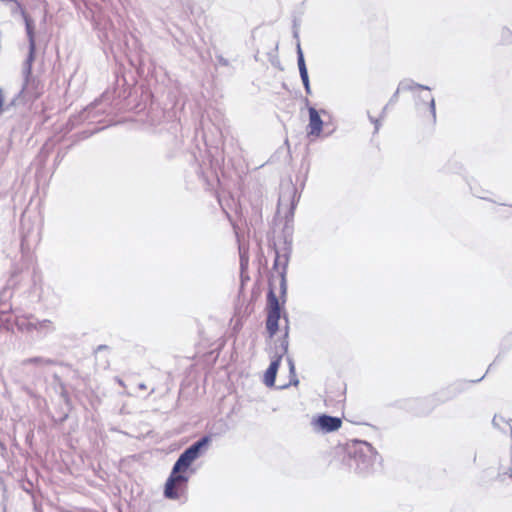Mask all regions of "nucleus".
Instances as JSON below:
<instances>
[{"label": "nucleus", "mask_w": 512, "mask_h": 512, "mask_svg": "<svg viewBox=\"0 0 512 512\" xmlns=\"http://www.w3.org/2000/svg\"><path fill=\"white\" fill-rule=\"evenodd\" d=\"M415 88L424 89V90H428V91L430 90V88L428 86L420 85V84H417V83H415L413 81L402 82V83H400L397 91L394 93L393 97L391 98L390 103L395 102L397 100L398 92H399L400 89H402V90H413Z\"/></svg>", "instance_id": "obj_13"}, {"label": "nucleus", "mask_w": 512, "mask_h": 512, "mask_svg": "<svg viewBox=\"0 0 512 512\" xmlns=\"http://www.w3.org/2000/svg\"><path fill=\"white\" fill-rule=\"evenodd\" d=\"M117 381H118V383H119L121 386H123V385H124V383H123V381H122L121 379H118Z\"/></svg>", "instance_id": "obj_26"}, {"label": "nucleus", "mask_w": 512, "mask_h": 512, "mask_svg": "<svg viewBox=\"0 0 512 512\" xmlns=\"http://www.w3.org/2000/svg\"><path fill=\"white\" fill-rule=\"evenodd\" d=\"M297 63H298L300 77L303 82L305 91L307 94H311L308 71H307V67L305 64L304 55H303L300 43L297 44Z\"/></svg>", "instance_id": "obj_7"}, {"label": "nucleus", "mask_w": 512, "mask_h": 512, "mask_svg": "<svg viewBox=\"0 0 512 512\" xmlns=\"http://www.w3.org/2000/svg\"><path fill=\"white\" fill-rule=\"evenodd\" d=\"M105 349H108V346L106 345H99L97 348H96V352H99L101 350H105Z\"/></svg>", "instance_id": "obj_24"}, {"label": "nucleus", "mask_w": 512, "mask_h": 512, "mask_svg": "<svg viewBox=\"0 0 512 512\" xmlns=\"http://www.w3.org/2000/svg\"><path fill=\"white\" fill-rule=\"evenodd\" d=\"M500 421H504L502 417H498L497 415L494 416L492 423L495 427H500Z\"/></svg>", "instance_id": "obj_19"}, {"label": "nucleus", "mask_w": 512, "mask_h": 512, "mask_svg": "<svg viewBox=\"0 0 512 512\" xmlns=\"http://www.w3.org/2000/svg\"><path fill=\"white\" fill-rule=\"evenodd\" d=\"M278 274L280 276V298H282V301L284 303L287 292L286 273L285 271H280V273Z\"/></svg>", "instance_id": "obj_14"}, {"label": "nucleus", "mask_w": 512, "mask_h": 512, "mask_svg": "<svg viewBox=\"0 0 512 512\" xmlns=\"http://www.w3.org/2000/svg\"><path fill=\"white\" fill-rule=\"evenodd\" d=\"M23 20L25 22V30H26V35H27L28 42H29L28 56L23 64L24 86H27L29 78L31 77V74H32V64L35 59L36 42H35V31H34L35 27H34L33 20L30 18L29 15H26L25 17H23Z\"/></svg>", "instance_id": "obj_4"}, {"label": "nucleus", "mask_w": 512, "mask_h": 512, "mask_svg": "<svg viewBox=\"0 0 512 512\" xmlns=\"http://www.w3.org/2000/svg\"><path fill=\"white\" fill-rule=\"evenodd\" d=\"M209 441L210 438L204 436L180 454L165 484L164 495L166 498L178 499L180 497V493L186 489L189 480L187 471L191 464L205 452Z\"/></svg>", "instance_id": "obj_1"}, {"label": "nucleus", "mask_w": 512, "mask_h": 512, "mask_svg": "<svg viewBox=\"0 0 512 512\" xmlns=\"http://www.w3.org/2000/svg\"><path fill=\"white\" fill-rule=\"evenodd\" d=\"M421 101L423 103H428L429 104L432 117L435 120V118H436V109H435V100H434V98L432 96L423 97V98H421Z\"/></svg>", "instance_id": "obj_16"}, {"label": "nucleus", "mask_w": 512, "mask_h": 512, "mask_svg": "<svg viewBox=\"0 0 512 512\" xmlns=\"http://www.w3.org/2000/svg\"><path fill=\"white\" fill-rule=\"evenodd\" d=\"M288 365H289L290 373L293 374V376L295 377V365L291 358H288Z\"/></svg>", "instance_id": "obj_18"}, {"label": "nucleus", "mask_w": 512, "mask_h": 512, "mask_svg": "<svg viewBox=\"0 0 512 512\" xmlns=\"http://www.w3.org/2000/svg\"><path fill=\"white\" fill-rule=\"evenodd\" d=\"M6 2H10L12 4L11 12L13 14L20 13L22 17H25L26 15H28L19 1H17V0H6Z\"/></svg>", "instance_id": "obj_15"}, {"label": "nucleus", "mask_w": 512, "mask_h": 512, "mask_svg": "<svg viewBox=\"0 0 512 512\" xmlns=\"http://www.w3.org/2000/svg\"><path fill=\"white\" fill-rule=\"evenodd\" d=\"M309 124H308V134L313 136H319L322 127L323 121L320 118L319 112L314 107H309Z\"/></svg>", "instance_id": "obj_8"}, {"label": "nucleus", "mask_w": 512, "mask_h": 512, "mask_svg": "<svg viewBox=\"0 0 512 512\" xmlns=\"http://www.w3.org/2000/svg\"><path fill=\"white\" fill-rule=\"evenodd\" d=\"M274 252H275V259H274L273 269L276 270L278 273H280V271L286 272L288 261H289L288 249L284 248V252L281 253L277 248H274Z\"/></svg>", "instance_id": "obj_10"}, {"label": "nucleus", "mask_w": 512, "mask_h": 512, "mask_svg": "<svg viewBox=\"0 0 512 512\" xmlns=\"http://www.w3.org/2000/svg\"><path fill=\"white\" fill-rule=\"evenodd\" d=\"M55 330L54 323L49 319L39 320L36 318L34 331H36L39 335L45 336L49 333H52Z\"/></svg>", "instance_id": "obj_11"}, {"label": "nucleus", "mask_w": 512, "mask_h": 512, "mask_svg": "<svg viewBox=\"0 0 512 512\" xmlns=\"http://www.w3.org/2000/svg\"><path fill=\"white\" fill-rule=\"evenodd\" d=\"M312 424L316 430L328 433L338 430L341 427L342 421L338 417L321 415L317 419L313 420Z\"/></svg>", "instance_id": "obj_6"}, {"label": "nucleus", "mask_w": 512, "mask_h": 512, "mask_svg": "<svg viewBox=\"0 0 512 512\" xmlns=\"http://www.w3.org/2000/svg\"><path fill=\"white\" fill-rule=\"evenodd\" d=\"M109 99H110L109 92H105V93L102 95V99H101V101L105 102V101H108Z\"/></svg>", "instance_id": "obj_22"}, {"label": "nucleus", "mask_w": 512, "mask_h": 512, "mask_svg": "<svg viewBox=\"0 0 512 512\" xmlns=\"http://www.w3.org/2000/svg\"><path fill=\"white\" fill-rule=\"evenodd\" d=\"M287 338H288V330L286 329V332H285V335H284V339H283V341L281 343V354L275 360H273L270 363L268 369L265 372L264 383L267 386H273L274 383H275L276 373H277V370L279 368L282 356L284 354H286L287 351H288V340H287Z\"/></svg>", "instance_id": "obj_5"}, {"label": "nucleus", "mask_w": 512, "mask_h": 512, "mask_svg": "<svg viewBox=\"0 0 512 512\" xmlns=\"http://www.w3.org/2000/svg\"><path fill=\"white\" fill-rule=\"evenodd\" d=\"M22 241H23V242L27 241V235H24V236H23Z\"/></svg>", "instance_id": "obj_28"}, {"label": "nucleus", "mask_w": 512, "mask_h": 512, "mask_svg": "<svg viewBox=\"0 0 512 512\" xmlns=\"http://www.w3.org/2000/svg\"><path fill=\"white\" fill-rule=\"evenodd\" d=\"M54 364H55L54 360H52L50 358L40 357V356L26 358L21 361V366H24V367L29 366V365L41 367V366H51Z\"/></svg>", "instance_id": "obj_12"}, {"label": "nucleus", "mask_w": 512, "mask_h": 512, "mask_svg": "<svg viewBox=\"0 0 512 512\" xmlns=\"http://www.w3.org/2000/svg\"><path fill=\"white\" fill-rule=\"evenodd\" d=\"M387 108H388V105H386L383 109H382V112L380 114V119H384L385 116H386V112H387Z\"/></svg>", "instance_id": "obj_23"}, {"label": "nucleus", "mask_w": 512, "mask_h": 512, "mask_svg": "<svg viewBox=\"0 0 512 512\" xmlns=\"http://www.w3.org/2000/svg\"><path fill=\"white\" fill-rule=\"evenodd\" d=\"M3 105H4V97L2 95V90L0 89V113L3 110Z\"/></svg>", "instance_id": "obj_21"}, {"label": "nucleus", "mask_w": 512, "mask_h": 512, "mask_svg": "<svg viewBox=\"0 0 512 512\" xmlns=\"http://www.w3.org/2000/svg\"><path fill=\"white\" fill-rule=\"evenodd\" d=\"M25 391L28 393V394H32L31 390L29 388H25Z\"/></svg>", "instance_id": "obj_27"}, {"label": "nucleus", "mask_w": 512, "mask_h": 512, "mask_svg": "<svg viewBox=\"0 0 512 512\" xmlns=\"http://www.w3.org/2000/svg\"><path fill=\"white\" fill-rule=\"evenodd\" d=\"M267 319H266V329L269 334V337L272 338L279 329V319L281 317L280 314V301L276 296V293L270 283L269 291L267 293Z\"/></svg>", "instance_id": "obj_3"}, {"label": "nucleus", "mask_w": 512, "mask_h": 512, "mask_svg": "<svg viewBox=\"0 0 512 512\" xmlns=\"http://www.w3.org/2000/svg\"><path fill=\"white\" fill-rule=\"evenodd\" d=\"M347 465L358 473L368 472L378 458L373 446L361 440H352L346 445Z\"/></svg>", "instance_id": "obj_2"}, {"label": "nucleus", "mask_w": 512, "mask_h": 512, "mask_svg": "<svg viewBox=\"0 0 512 512\" xmlns=\"http://www.w3.org/2000/svg\"><path fill=\"white\" fill-rule=\"evenodd\" d=\"M368 118L370 120V122L372 124H374V133H377L380 129V126H381V120L380 117L379 118H374L373 116L370 115V113L368 112Z\"/></svg>", "instance_id": "obj_17"}, {"label": "nucleus", "mask_w": 512, "mask_h": 512, "mask_svg": "<svg viewBox=\"0 0 512 512\" xmlns=\"http://www.w3.org/2000/svg\"><path fill=\"white\" fill-rule=\"evenodd\" d=\"M138 387H139V389H141V390H145V389H146V385H145L144 383H140V384L138 385Z\"/></svg>", "instance_id": "obj_25"}, {"label": "nucleus", "mask_w": 512, "mask_h": 512, "mask_svg": "<svg viewBox=\"0 0 512 512\" xmlns=\"http://www.w3.org/2000/svg\"><path fill=\"white\" fill-rule=\"evenodd\" d=\"M36 318L33 315L29 316H16L15 325L17 329L24 333L34 332Z\"/></svg>", "instance_id": "obj_9"}, {"label": "nucleus", "mask_w": 512, "mask_h": 512, "mask_svg": "<svg viewBox=\"0 0 512 512\" xmlns=\"http://www.w3.org/2000/svg\"><path fill=\"white\" fill-rule=\"evenodd\" d=\"M218 61H219V63H220L221 65H223V66H228V65H229L228 60H227V59H225V58H224V57H222V56H219V57H218Z\"/></svg>", "instance_id": "obj_20"}, {"label": "nucleus", "mask_w": 512, "mask_h": 512, "mask_svg": "<svg viewBox=\"0 0 512 512\" xmlns=\"http://www.w3.org/2000/svg\"><path fill=\"white\" fill-rule=\"evenodd\" d=\"M295 385L298 384V380L295 379L294 382H293Z\"/></svg>", "instance_id": "obj_29"}]
</instances>
